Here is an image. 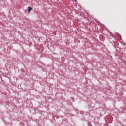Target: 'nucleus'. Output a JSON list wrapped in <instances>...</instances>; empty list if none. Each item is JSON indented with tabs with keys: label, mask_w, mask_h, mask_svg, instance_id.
<instances>
[{
	"label": "nucleus",
	"mask_w": 126,
	"mask_h": 126,
	"mask_svg": "<svg viewBox=\"0 0 126 126\" xmlns=\"http://www.w3.org/2000/svg\"><path fill=\"white\" fill-rule=\"evenodd\" d=\"M28 12L30 13L31 10H32V8L31 7H28Z\"/></svg>",
	"instance_id": "obj_1"
}]
</instances>
